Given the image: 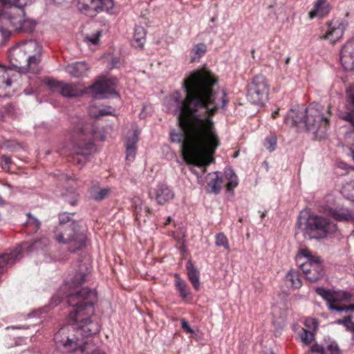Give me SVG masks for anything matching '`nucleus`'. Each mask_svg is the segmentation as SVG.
<instances>
[{"label": "nucleus", "mask_w": 354, "mask_h": 354, "mask_svg": "<svg viewBox=\"0 0 354 354\" xmlns=\"http://www.w3.org/2000/svg\"><path fill=\"white\" fill-rule=\"evenodd\" d=\"M214 75L208 70L196 71L185 78L182 87L167 99V111L177 116L183 133H170L173 142L180 143L187 164L204 166L214 161L213 155L220 145L212 117L218 109H224L228 100L225 91H215Z\"/></svg>", "instance_id": "nucleus-1"}, {"label": "nucleus", "mask_w": 354, "mask_h": 354, "mask_svg": "<svg viewBox=\"0 0 354 354\" xmlns=\"http://www.w3.org/2000/svg\"><path fill=\"white\" fill-rule=\"evenodd\" d=\"M66 297L68 304L75 307L68 315L73 323L62 327L55 334L54 341L58 348H62L66 352H72L77 348L84 352L87 342H83V337L95 335L100 330L97 322L85 317L93 313L97 293L88 288H84L76 292H70Z\"/></svg>", "instance_id": "nucleus-2"}, {"label": "nucleus", "mask_w": 354, "mask_h": 354, "mask_svg": "<svg viewBox=\"0 0 354 354\" xmlns=\"http://www.w3.org/2000/svg\"><path fill=\"white\" fill-rule=\"evenodd\" d=\"M34 0H0L4 9L0 11V32L4 38L9 37L10 30L6 26L10 24L15 31L23 33H32L36 27L37 21L27 18L24 8L31 4Z\"/></svg>", "instance_id": "nucleus-3"}, {"label": "nucleus", "mask_w": 354, "mask_h": 354, "mask_svg": "<svg viewBox=\"0 0 354 354\" xmlns=\"http://www.w3.org/2000/svg\"><path fill=\"white\" fill-rule=\"evenodd\" d=\"M63 212L59 214V225L54 231V238L59 243L67 245L68 250L75 252L85 247L87 240L86 231L79 221L71 219V215Z\"/></svg>", "instance_id": "nucleus-4"}, {"label": "nucleus", "mask_w": 354, "mask_h": 354, "mask_svg": "<svg viewBox=\"0 0 354 354\" xmlns=\"http://www.w3.org/2000/svg\"><path fill=\"white\" fill-rule=\"evenodd\" d=\"M94 127L91 124L78 122L70 133L69 140L72 145V159L80 167L88 161L93 147Z\"/></svg>", "instance_id": "nucleus-5"}, {"label": "nucleus", "mask_w": 354, "mask_h": 354, "mask_svg": "<svg viewBox=\"0 0 354 354\" xmlns=\"http://www.w3.org/2000/svg\"><path fill=\"white\" fill-rule=\"evenodd\" d=\"M337 230V225L330 219L323 216L310 214L307 211L301 212L297 218L296 233H303L310 239L324 238Z\"/></svg>", "instance_id": "nucleus-6"}, {"label": "nucleus", "mask_w": 354, "mask_h": 354, "mask_svg": "<svg viewBox=\"0 0 354 354\" xmlns=\"http://www.w3.org/2000/svg\"><path fill=\"white\" fill-rule=\"evenodd\" d=\"M50 244V240L46 237L37 239L32 243L24 242L15 249L6 252L0 255V274L8 266H12L22 257V252L26 250L27 253L34 251L42 250Z\"/></svg>", "instance_id": "nucleus-7"}, {"label": "nucleus", "mask_w": 354, "mask_h": 354, "mask_svg": "<svg viewBox=\"0 0 354 354\" xmlns=\"http://www.w3.org/2000/svg\"><path fill=\"white\" fill-rule=\"evenodd\" d=\"M330 108L325 109L322 104L313 102L306 108L304 127L308 131L316 133L318 131H324L329 123Z\"/></svg>", "instance_id": "nucleus-8"}, {"label": "nucleus", "mask_w": 354, "mask_h": 354, "mask_svg": "<svg viewBox=\"0 0 354 354\" xmlns=\"http://www.w3.org/2000/svg\"><path fill=\"white\" fill-rule=\"evenodd\" d=\"M269 93V85L266 78L262 75L255 76L249 86L247 98L254 104H263Z\"/></svg>", "instance_id": "nucleus-9"}, {"label": "nucleus", "mask_w": 354, "mask_h": 354, "mask_svg": "<svg viewBox=\"0 0 354 354\" xmlns=\"http://www.w3.org/2000/svg\"><path fill=\"white\" fill-rule=\"evenodd\" d=\"M25 49L28 53V57L24 72L39 73L42 46L35 40H30L25 44Z\"/></svg>", "instance_id": "nucleus-10"}, {"label": "nucleus", "mask_w": 354, "mask_h": 354, "mask_svg": "<svg viewBox=\"0 0 354 354\" xmlns=\"http://www.w3.org/2000/svg\"><path fill=\"white\" fill-rule=\"evenodd\" d=\"M114 6L113 0H78L77 3L78 9L91 17L102 12L111 13Z\"/></svg>", "instance_id": "nucleus-11"}, {"label": "nucleus", "mask_w": 354, "mask_h": 354, "mask_svg": "<svg viewBox=\"0 0 354 354\" xmlns=\"http://www.w3.org/2000/svg\"><path fill=\"white\" fill-rule=\"evenodd\" d=\"M117 79L115 77H105L95 82L91 87L95 97L99 98H108L116 95L115 86Z\"/></svg>", "instance_id": "nucleus-12"}, {"label": "nucleus", "mask_w": 354, "mask_h": 354, "mask_svg": "<svg viewBox=\"0 0 354 354\" xmlns=\"http://www.w3.org/2000/svg\"><path fill=\"white\" fill-rule=\"evenodd\" d=\"M316 292L327 301L328 308L330 310V306L337 307V303L342 301H350L352 295L347 292H335L326 289L323 287L315 288Z\"/></svg>", "instance_id": "nucleus-13"}, {"label": "nucleus", "mask_w": 354, "mask_h": 354, "mask_svg": "<svg viewBox=\"0 0 354 354\" xmlns=\"http://www.w3.org/2000/svg\"><path fill=\"white\" fill-rule=\"evenodd\" d=\"M316 292L327 301L328 308L330 310V306L337 307V303L342 301H350L352 295L347 292H335L326 289L323 287L315 288Z\"/></svg>", "instance_id": "nucleus-14"}, {"label": "nucleus", "mask_w": 354, "mask_h": 354, "mask_svg": "<svg viewBox=\"0 0 354 354\" xmlns=\"http://www.w3.org/2000/svg\"><path fill=\"white\" fill-rule=\"evenodd\" d=\"M348 25V22L344 19H333L328 22V30L321 38L335 42L342 38Z\"/></svg>", "instance_id": "nucleus-15"}, {"label": "nucleus", "mask_w": 354, "mask_h": 354, "mask_svg": "<svg viewBox=\"0 0 354 354\" xmlns=\"http://www.w3.org/2000/svg\"><path fill=\"white\" fill-rule=\"evenodd\" d=\"M340 61L345 70H354V39L347 41L342 47Z\"/></svg>", "instance_id": "nucleus-16"}, {"label": "nucleus", "mask_w": 354, "mask_h": 354, "mask_svg": "<svg viewBox=\"0 0 354 354\" xmlns=\"http://www.w3.org/2000/svg\"><path fill=\"white\" fill-rule=\"evenodd\" d=\"M306 117V108L297 106L291 109L284 118V122L289 126L296 127L300 124L304 126V120Z\"/></svg>", "instance_id": "nucleus-17"}, {"label": "nucleus", "mask_w": 354, "mask_h": 354, "mask_svg": "<svg viewBox=\"0 0 354 354\" xmlns=\"http://www.w3.org/2000/svg\"><path fill=\"white\" fill-rule=\"evenodd\" d=\"M346 109L348 111L341 112L339 114V118L349 122L354 127V86L346 89Z\"/></svg>", "instance_id": "nucleus-18"}, {"label": "nucleus", "mask_w": 354, "mask_h": 354, "mask_svg": "<svg viewBox=\"0 0 354 354\" xmlns=\"http://www.w3.org/2000/svg\"><path fill=\"white\" fill-rule=\"evenodd\" d=\"M131 206L133 210L136 221L140 224V223L145 222L146 218L151 212V209L149 207H145L143 209V202L138 196H134L131 199Z\"/></svg>", "instance_id": "nucleus-19"}, {"label": "nucleus", "mask_w": 354, "mask_h": 354, "mask_svg": "<svg viewBox=\"0 0 354 354\" xmlns=\"http://www.w3.org/2000/svg\"><path fill=\"white\" fill-rule=\"evenodd\" d=\"M331 10V6L327 0H317L313 9L308 13L310 19L315 17L322 19L326 17Z\"/></svg>", "instance_id": "nucleus-20"}, {"label": "nucleus", "mask_w": 354, "mask_h": 354, "mask_svg": "<svg viewBox=\"0 0 354 354\" xmlns=\"http://www.w3.org/2000/svg\"><path fill=\"white\" fill-rule=\"evenodd\" d=\"M28 53L25 49V44L23 46L15 48L10 53V59L12 64L19 68L24 70V65L26 63Z\"/></svg>", "instance_id": "nucleus-21"}, {"label": "nucleus", "mask_w": 354, "mask_h": 354, "mask_svg": "<svg viewBox=\"0 0 354 354\" xmlns=\"http://www.w3.org/2000/svg\"><path fill=\"white\" fill-rule=\"evenodd\" d=\"M174 196V192L167 185L160 184L157 186L155 198L158 204L165 205L172 200Z\"/></svg>", "instance_id": "nucleus-22"}, {"label": "nucleus", "mask_w": 354, "mask_h": 354, "mask_svg": "<svg viewBox=\"0 0 354 354\" xmlns=\"http://www.w3.org/2000/svg\"><path fill=\"white\" fill-rule=\"evenodd\" d=\"M139 133L136 130L133 132L131 136L126 139L125 148H126V160L132 162L136 155L137 152V142L138 141Z\"/></svg>", "instance_id": "nucleus-23"}, {"label": "nucleus", "mask_w": 354, "mask_h": 354, "mask_svg": "<svg viewBox=\"0 0 354 354\" xmlns=\"http://www.w3.org/2000/svg\"><path fill=\"white\" fill-rule=\"evenodd\" d=\"M328 214L337 221H354V213L343 207L329 208Z\"/></svg>", "instance_id": "nucleus-24"}, {"label": "nucleus", "mask_w": 354, "mask_h": 354, "mask_svg": "<svg viewBox=\"0 0 354 354\" xmlns=\"http://www.w3.org/2000/svg\"><path fill=\"white\" fill-rule=\"evenodd\" d=\"M66 71L75 77H84L87 75L88 66L84 62H77L66 66Z\"/></svg>", "instance_id": "nucleus-25"}, {"label": "nucleus", "mask_w": 354, "mask_h": 354, "mask_svg": "<svg viewBox=\"0 0 354 354\" xmlns=\"http://www.w3.org/2000/svg\"><path fill=\"white\" fill-rule=\"evenodd\" d=\"M310 268L311 269L308 272L307 278L309 281L315 282L322 278L324 273L323 266L319 257L315 256Z\"/></svg>", "instance_id": "nucleus-26"}, {"label": "nucleus", "mask_w": 354, "mask_h": 354, "mask_svg": "<svg viewBox=\"0 0 354 354\" xmlns=\"http://www.w3.org/2000/svg\"><path fill=\"white\" fill-rule=\"evenodd\" d=\"M111 192V188L108 187H101L99 186V183L97 181L92 183V186L90 189V194L91 197L93 200L96 201H101L107 198Z\"/></svg>", "instance_id": "nucleus-27"}, {"label": "nucleus", "mask_w": 354, "mask_h": 354, "mask_svg": "<svg viewBox=\"0 0 354 354\" xmlns=\"http://www.w3.org/2000/svg\"><path fill=\"white\" fill-rule=\"evenodd\" d=\"M187 277L196 290H198L201 286L199 280V271L194 265L192 261H188L186 263Z\"/></svg>", "instance_id": "nucleus-28"}, {"label": "nucleus", "mask_w": 354, "mask_h": 354, "mask_svg": "<svg viewBox=\"0 0 354 354\" xmlns=\"http://www.w3.org/2000/svg\"><path fill=\"white\" fill-rule=\"evenodd\" d=\"M301 257L306 258V261L302 262L301 264V269L302 270L304 274H305L306 278H308V272L310 271L311 266L313 263V259H314L315 256L310 254V252L307 250H300L299 252L298 257L301 258Z\"/></svg>", "instance_id": "nucleus-29"}, {"label": "nucleus", "mask_w": 354, "mask_h": 354, "mask_svg": "<svg viewBox=\"0 0 354 354\" xmlns=\"http://www.w3.org/2000/svg\"><path fill=\"white\" fill-rule=\"evenodd\" d=\"M174 278L175 286L179 292L180 297L184 299L187 298L190 295V290L187 283L185 280L181 279L178 274H175Z\"/></svg>", "instance_id": "nucleus-30"}, {"label": "nucleus", "mask_w": 354, "mask_h": 354, "mask_svg": "<svg viewBox=\"0 0 354 354\" xmlns=\"http://www.w3.org/2000/svg\"><path fill=\"white\" fill-rule=\"evenodd\" d=\"M146 31L142 26H137L134 29L133 46L136 48H142L145 42Z\"/></svg>", "instance_id": "nucleus-31"}, {"label": "nucleus", "mask_w": 354, "mask_h": 354, "mask_svg": "<svg viewBox=\"0 0 354 354\" xmlns=\"http://www.w3.org/2000/svg\"><path fill=\"white\" fill-rule=\"evenodd\" d=\"M59 93L64 97H73L80 95L82 91L75 84L63 83Z\"/></svg>", "instance_id": "nucleus-32"}, {"label": "nucleus", "mask_w": 354, "mask_h": 354, "mask_svg": "<svg viewBox=\"0 0 354 354\" xmlns=\"http://www.w3.org/2000/svg\"><path fill=\"white\" fill-rule=\"evenodd\" d=\"M207 51V46L203 43H199L193 46L190 51V62H198L200 58L205 55Z\"/></svg>", "instance_id": "nucleus-33"}, {"label": "nucleus", "mask_w": 354, "mask_h": 354, "mask_svg": "<svg viewBox=\"0 0 354 354\" xmlns=\"http://www.w3.org/2000/svg\"><path fill=\"white\" fill-rule=\"evenodd\" d=\"M225 178L227 180L226 187L228 192H232L239 184L237 176L232 169H227L225 171Z\"/></svg>", "instance_id": "nucleus-34"}, {"label": "nucleus", "mask_w": 354, "mask_h": 354, "mask_svg": "<svg viewBox=\"0 0 354 354\" xmlns=\"http://www.w3.org/2000/svg\"><path fill=\"white\" fill-rule=\"evenodd\" d=\"M286 281L290 283V286L295 288H299L301 286L300 279V273L298 270H290L286 275Z\"/></svg>", "instance_id": "nucleus-35"}, {"label": "nucleus", "mask_w": 354, "mask_h": 354, "mask_svg": "<svg viewBox=\"0 0 354 354\" xmlns=\"http://www.w3.org/2000/svg\"><path fill=\"white\" fill-rule=\"evenodd\" d=\"M213 174L215 177L208 183V187H209V192L218 194L221 192L223 180L220 176V172L215 171Z\"/></svg>", "instance_id": "nucleus-36"}, {"label": "nucleus", "mask_w": 354, "mask_h": 354, "mask_svg": "<svg viewBox=\"0 0 354 354\" xmlns=\"http://www.w3.org/2000/svg\"><path fill=\"white\" fill-rule=\"evenodd\" d=\"M12 85V82L8 71L3 70L0 72V93Z\"/></svg>", "instance_id": "nucleus-37"}, {"label": "nucleus", "mask_w": 354, "mask_h": 354, "mask_svg": "<svg viewBox=\"0 0 354 354\" xmlns=\"http://www.w3.org/2000/svg\"><path fill=\"white\" fill-rule=\"evenodd\" d=\"M86 278V274L85 272H77L68 282V286L70 287L77 288L79 286H81L85 281Z\"/></svg>", "instance_id": "nucleus-38"}, {"label": "nucleus", "mask_w": 354, "mask_h": 354, "mask_svg": "<svg viewBox=\"0 0 354 354\" xmlns=\"http://www.w3.org/2000/svg\"><path fill=\"white\" fill-rule=\"evenodd\" d=\"M28 219L26 222L27 227H32L34 232H37L40 228L41 222L30 213L27 214Z\"/></svg>", "instance_id": "nucleus-39"}, {"label": "nucleus", "mask_w": 354, "mask_h": 354, "mask_svg": "<svg viewBox=\"0 0 354 354\" xmlns=\"http://www.w3.org/2000/svg\"><path fill=\"white\" fill-rule=\"evenodd\" d=\"M300 338L304 344L308 345L314 340L315 335L312 331L307 329H302Z\"/></svg>", "instance_id": "nucleus-40"}, {"label": "nucleus", "mask_w": 354, "mask_h": 354, "mask_svg": "<svg viewBox=\"0 0 354 354\" xmlns=\"http://www.w3.org/2000/svg\"><path fill=\"white\" fill-rule=\"evenodd\" d=\"M215 243L217 246H223L227 250H230L227 238L223 233L221 232L216 234Z\"/></svg>", "instance_id": "nucleus-41"}, {"label": "nucleus", "mask_w": 354, "mask_h": 354, "mask_svg": "<svg viewBox=\"0 0 354 354\" xmlns=\"http://www.w3.org/2000/svg\"><path fill=\"white\" fill-rule=\"evenodd\" d=\"M339 349L336 342H332L324 346V354H339Z\"/></svg>", "instance_id": "nucleus-42"}, {"label": "nucleus", "mask_w": 354, "mask_h": 354, "mask_svg": "<svg viewBox=\"0 0 354 354\" xmlns=\"http://www.w3.org/2000/svg\"><path fill=\"white\" fill-rule=\"evenodd\" d=\"M64 82L55 80L54 79H48L46 81V84L51 88L53 91L59 92Z\"/></svg>", "instance_id": "nucleus-43"}, {"label": "nucleus", "mask_w": 354, "mask_h": 354, "mask_svg": "<svg viewBox=\"0 0 354 354\" xmlns=\"http://www.w3.org/2000/svg\"><path fill=\"white\" fill-rule=\"evenodd\" d=\"M115 112V109L111 106H103L99 109L95 117H101L104 115H113Z\"/></svg>", "instance_id": "nucleus-44"}, {"label": "nucleus", "mask_w": 354, "mask_h": 354, "mask_svg": "<svg viewBox=\"0 0 354 354\" xmlns=\"http://www.w3.org/2000/svg\"><path fill=\"white\" fill-rule=\"evenodd\" d=\"M304 325L309 330H316L318 327V322L315 319L308 317L305 319Z\"/></svg>", "instance_id": "nucleus-45"}, {"label": "nucleus", "mask_w": 354, "mask_h": 354, "mask_svg": "<svg viewBox=\"0 0 354 354\" xmlns=\"http://www.w3.org/2000/svg\"><path fill=\"white\" fill-rule=\"evenodd\" d=\"M277 145V141L275 138H267L265 141V147L269 151H272L274 150Z\"/></svg>", "instance_id": "nucleus-46"}, {"label": "nucleus", "mask_w": 354, "mask_h": 354, "mask_svg": "<svg viewBox=\"0 0 354 354\" xmlns=\"http://www.w3.org/2000/svg\"><path fill=\"white\" fill-rule=\"evenodd\" d=\"M100 36L101 31H97L94 35L91 36H86L85 38L88 41L95 45L99 42Z\"/></svg>", "instance_id": "nucleus-47"}, {"label": "nucleus", "mask_w": 354, "mask_h": 354, "mask_svg": "<svg viewBox=\"0 0 354 354\" xmlns=\"http://www.w3.org/2000/svg\"><path fill=\"white\" fill-rule=\"evenodd\" d=\"M330 310H334L337 312H342V311H354V304H350L348 306H337V307H332L330 306Z\"/></svg>", "instance_id": "nucleus-48"}, {"label": "nucleus", "mask_w": 354, "mask_h": 354, "mask_svg": "<svg viewBox=\"0 0 354 354\" xmlns=\"http://www.w3.org/2000/svg\"><path fill=\"white\" fill-rule=\"evenodd\" d=\"M310 351L315 354H324V346L315 344L311 346Z\"/></svg>", "instance_id": "nucleus-49"}, {"label": "nucleus", "mask_w": 354, "mask_h": 354, "mask_svg": "<svg viewBox=\"0 0 354 354\" xmlns=\"http://www.w3.org/2000/svg\"><path fill=\"white\" fill-rule=\"evenodd\" d=\"M180 323H181V327L187 333H189V334H193L194 333V331L192 329V328L190 327L189 323L185 319H182L180 320Z\"/></svg>", "instance_id": "nucleus-50"}, {"label": "nucleus", "mask_w": 354, "mask_h": 354, "mask_svg": "<svg viewBox=\"0 0 354 354\" xmlns=\"http://www.w3.org/2000/svg\"><path fill=\"white\" fill-rule=\"evenodd\" d=\"M210 163H211V162H209V163L208 164V165H209ZM189 165H192V166L190 167V168H189V169H190V171H191L193 174H195V175L198 178V177H199V173H198V172L195 169V168H194V166H196V165H195L194 163L189 164ZM207 165H204V166H198V165H197V167H203V173H205V172L206 171V167H207Z\"/></svg>", "instance_id": "nucleus-51"}, {"label": "nucleus", "mask_w": 354, "mask_h": 354, "mask_svg": "<svg viewBox=\"0 0 354 354\" xmlns=\"http://www.w3.org/2000/svg\"><path fill=\"white\" fill-rule=\"evenodd\" d=\"M348 187H344L342 189V194L348 199L351 200V201H354V193L352 194L351 195L347 194L346 192L348 191Z\"/></svg>", "instance_id": "nucleus-52"}, {"label": "nucleus", "mask_w": 354, "mask_h": 354, "mask_svg": "<svg viewBox=\"0 0 354 354\" xmlns=\"http://www.w3.org/2000/svg\"><path fill=\"white\" fill-rule=\"evenodd\" d=\"M1 158L3 160L5 165H8L11 162V158L6 155H3Z\"/></svg>", "instance_id": "nucleus-53"}, {"label": "nucleus", "mask_w": 354, "mask_h": 354, "mask_svg": "<svg viewBox=\"0 0 354 354\" xmlns=\"http://www.w3.org/2000/svg\"><path fill=\"white\" fill-rule=\"evenodd\" d=\"M9 328H12V329H24V328H27V327H25L24 326H8L7 327V329H9Z\"/></svg>", "instance_id": "nucleus-54"}, {"label": "nucleus", "mask_w": 354, "mask_h": 354, "mask_svg": "<svg viewBox=\"0 0 354 354\" xmlns=\"http://www.w3.org/2000/svg\"><path fill=\"white\" fill-rule=\"evenodd\" d=\"M279 115V110H277V111H275L272 112V117L273 118H276L277 117V115Z\"/></svg>", "instance_id": "nucleus-55"}, {"label": "nucleus", "mask_w": 354, "mask_h": 354, "mask_svg": "<svg viewBox=\"0 0 354 354\" xmlns=\"http://www.w3.org/2000/svg\"><path fill=\"white\" fill-rule=\"evenodd\" d=\"M91 354H104V353L98 350H94L92 351Z\"/></svg>", "instance_id": "nucleus-56"}, {"label": "nucleus", "mask_w": 354, "mask_h": 354, "mask_svg": "<svg viewBox=\"0 0 354 354\" xmlns=\"http://www.w3.org/2000/svg\"><path fill=\"white\" fill-rule=\"evenodd\" d=\"M266 215V212H263L261 214V219L262 220Z\"/></svg>", "instance_id": "nucleus-57"}, {"label": "nucleus", "mask_w": 354, "mask_h": 354, "mask_svg": "<svg viewBox=\"0 0 354 354\" xmlns=\"http://www.w3.org/2000/svg\"><path fill=\"white\" fill-rule=\"evenodd\" d=\"M69 203H70L71 205H75V203H76V202H75V200H73V201H69Z\"/></svg>", "instance_id": "nucleus-58"}, {"label": "nucleus", "mask_w": 354, "mask_h": 354, "mask_svg": "<svg viewBox=\"0 0 354 354\" xmlns=\"http://www.w3.org/2000/svg\"><path fill=\"white\" fill-rule=\"evenodd\" d=\"M254 53H255L254 49H252V50H251V54H252V57H253V58H254Z\"/></svg>", "instance_id": "nucleus-59"}, {"label": "nucleus", "mask_w": 354, "mask_h": 354, "mask_svg": "<svg viewBox=\"0 0 354 354\" xmlns=\"http://www.w3.org/2000/svg\"><path fill=\"white\" fill-rule=\"evenodd\" d=\"M170 221H171V217H170V216H169V217L167 218V222L165 223V225H167L168 223H169Z\"/></svg>", "instance_id": "nucleus-60"}, {"label": "nucleus", "mask_w": 354, "mask_h": 354, "mask_svg": "<svg viewBox=\"0 0 354 354\" xmlns=\"http://www.w3.org/2000/svg\"><path fill=\"white\" fill-rule=\"evenodd\" d=\"M37 314V311H36V312H33V313H32V316H35Z\"/></svg>", "instance_id": "nucleus-61"}, {"label": "nucleus", "mask_w": 354, "mask_h": 354, "mask_svg": "<svg viewBox=\"0 0 354 354\" xmlns=\"http://www.w3.org/2000/svg\"><path fill=\"white\" fill-rule=\"evenodd\" d=\"M237 156H238V152H236V153L233 156V157H234V158H236V157H237Z\"/></svg>", "instance_id": "nucleus-62"}, {"label": "nucleus", "mask_w": 354, "mask_h": 354, "mask_svg": "<svg viewBox=\"0 0 354 354\" xmlns=\"http://www.w3.org/2000/svg\"><path fill=\"white\" fill-rule=\"evenodd\" d=\"M3 202V198H1V196H0V203H1Z\"/></svg>", "instance_id": "nucleus-63"}, {"label": "nucleus", "mask_w": 354, "mask_h": 354, "mask_svg": "<svg viewBox=\"0 0 354 354\" xmlns=\"http://www.w3.org/2000/svg\"><path fill=\"white\" fill-rule=\"evenodd\" d=\"M116 63H117L116 62H114V64H113V66H116Z\"/></svg>", "instance_id": "nucleus-64"}]
</instances>
